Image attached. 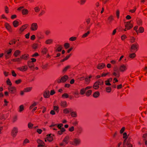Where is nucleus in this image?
<instances>
[{"mask_svg": "<svg viewBox=\"0 0 147 147\" xmlns=\"http://www.w3.org/2000/svg\"><path fill=\"white\" fill-rule=\"evenodd\" d=\"M81 143L80 139L79 138H74L72 141L69 142L70 144L74 146H78L80 145Z\"/></svg>", "mask_w": 147, "mask_h": 147, "instance_id": "nucleus-1", "label": "nucleus"}, {"mask_svg": "<svg viewBox=\"0 0 147 147\" xmlns=\"http://www.w3.org/2000/svg\"><path fill=\"white\" fill-rule=\"evenodd\" d=\"M91 19L90 18H88L86 19L84 24L86 26V30H89L92 24L90 23Z\"/></svg>", "mask_w": 147, "mask_h": 147, "instance_id": "nucleus-2", "label": "nucleus"}, {"mask_svg": "<svg viewBox=\"0 0 147 147\" xmlns=\"http://www.w3.org/2000/svg\"><path fill=\"white\" fill-rule=\"evenodd\" d=\"M69 78L68 76L65 75L62 77L60 78L57 79L56 80L57 82L58 83H64Z\"/></svg>", "mask_w": 147, "mask_h": 147, "instance_id": "nucleus-3", "label": "nucleus"}, {"mask_svg": "<svg viewBox=\"0 0 147 147\" xmlns=\"http://www.w3.org/2000/svg\"><path fill=\"white\" fill-rule=\"evenodd\" d=\"M18 132V129L17 127H14L11 130V135L13 138H15Z\"/></svg>", "mask_w": 147, "mask_h": 147, "instance_id": "nucleus-4", "label": "nucleus"}, {"mask_svg": "<svg viewBox=\"0 0 147 147\" xmlns=\"http://www.w3.org/2000/svg\"><path fill=\"white\" fill-rule=\"evenodd\" d=\"M127 69V66L125 64H123L121 65L119 68L120 71L123 72L126 71Z\"/></svg>", "mask_w": 147, "mask_h": 147, "instance_id": "nucleus-5", "label": "nucleus"}, {"mask_svg": "<svg viewBox=\"0 0 147 147\" xmlns=\"http://www.w3.org/2000/svg\"><path fill=\"white\" fill-rule=\"evenodd\" d=\"M8 89L9 92L11 94H13L15 93L16 92V88L14 86H9L8 88Z\"/></svg>", "mask_w": 147, "mask_h": 147, "instance_id": "nucleus-6", "label": "nucleus"}, {"mask_svg": "<svg viewBox=\"0 0 147 147\" xmlns=\"http://www.w3.org/2000/svg\"><path fill=\"white\" fill-rule=\"evenodd\" d=\"M38 28V25L37 23H32L30 29L32 31H36Z\"/></svg>", "mask_w": 147, "mask_h": 147, "instance_id": "nucleus-7", "label": "nucleus"}, {"mask_svg": "<svg viewBox=\"0 0 147 147\" xmlns=\"http://www.w3.org/2000/svg\"><path fill=\"white\" fill-rule=\"evenodd\" d=\"M28 68L27 66L25 65L18 67L17 68V69L21 71L24 72L26 71L28 69Z\"/></svg>", "mask_w": 147, "mask_h": 147, "instance_id": "nucleus-8", "label": "nucleus"}, {"mask_svg": "<svg viewBox=\"0 0 147 147\" xmlns=\"http://www.w3.org/2000/svg\"><path fill=\"white\" fill-rule=\"evenodd\" d=\"M83 129L80 126L78 127L76 130V135L79 136L83 132Z\"/></svg>", "mask_w": 147, "mask_h": 147, "instance_id": "nucleus-9", "label": "nucleus"}, {"mask_svg": "<svg viewBox=\"0 0 147 147\" xmlns=\"http://www.w3.org/2000/svg\"><path fill=\"white\" fill-rule=\"evenodd\" d=\"M37 142L38 144L37 146L38 147H43L45 145V143L40 139H38Z\"/></svg>", "mask_w": 147, "mask_h": 147, "instance_id": "nucleus-10", "label": "nucleus"}, {"mask_svg": "<svg viewBox=\"0 0 147 147\" xmlns=\"http://www.w3.org/2000/svg\"><path fill=\"white\" fill-rule=\"evenodd\" d=\"M125 26L127 28V30H129L133 27V25L130 23V22H128L125 23Z\"/></svg>", "mask_w": 147, "mask_h": 147, "instance_id": "nucleus-11", "label": "nucleus"}, {"mask_svg": "<svg viewBox=\"0 0 147 147\" xmlns=\"http://www.w3.org/2000/svg\"><path fill=\"white\" fill-rule=\"evenodd\" d=\"M28 26V24H25L22 26L20 29L19 33L21 34L26 28Z\"/></svg>", "mask_w": 147, "mask_h": 147, "instance_id": "nucleus-12", "label": "nucleus"}, {"mask_svg": "<svg viewBox=\"0 0 147 147\" xmlns=\"http://www.w3.org/2000/svg\"><path fill=\"white\" fill-rule=\"evenodd\" d=\"M123 145L124 146H125V147H126L127 146V147H132V144L130 143L128 140L127 141H126V140H124Z\"/></svg>", "mask_w": 147, "mask_h": 147, "instance_id": "nucleus-13", "label": "nucleus"}, {"mask_svg": "<svg viewBox=\"0 0 147 147\" xmlns=\"http://www.w3.org/2000/svg\"><path fill=\"white\" fill-rule=\"evenodd\" d=\"M91 88V86H87L85 88H83L81 89L80 90V94L81 95L84 94L86 90L90 89Z\"/></svg>", "mask_w": 147, "mask_h": 147, "instance_id": "nucleus-14", "label": "nucleus"}, {"mask_svg": "<svg viewBox=\"0 0 147 147\" xmlns=\"http://www.w3.org/2000/svg\"><path fill=\"white\" fill-rule=\"evenodd\" d=\"M53 136H54V135L52 134H50L48 135H47V140L49 142L52 141L53 140Z\"/></svg>", "mask_w": 147, "mask_h": 147, "instance_id": "nucleus-15", "label": "nucleus"}, {"mask_svg": "<svg viewBox=\"0 0 147 147\" xmlns=\"http://www.w3.org/2000/svg\"><path fill=\"white\" fill-rule=\"evenodd\" d=\"M105 67V65L103 63L98 64L97 66V68L99 69H101Z\"/></svg>", "mask_w": 147, "mask_h": 147, "instance_id": "nucleus-16", "label": "nucleus"}, {"mask_svg": "<svg viewBox=\"0 0 147 147\" xmlns=\"http://www.w3.org/2000/svg\"><path fill=\"white\" fill-rule=\"evenodd\" d=\"M53 40L51 39H47L45 42L46 45H51L53 43Z\"/></svg>", "mask_w": 147, "mask_h": 147, "instance_id": "nucleus-17", "label": "nucleus"}, {"mask_svg": "<svg viewBox=\"0 0 147 147\" xmlns=\"http://www.w3.org/2000/svg\"><path fill=\"white\" fill-rule=\"evenodd\" d=\"M138 47V45L137 43H134L132 45L131 47V49L132 50H135L137 49Z\"/></svg>", "mask_w": 147, "mask_h": 147, "instance_id": "nucleus-18", "label": "nucleus"}, {"mask_svg": "<svg viewBox=\"0 0 147 147\" xmlns=\"http://www.w3.org/2000/svg\"><path fill=\"white\" fill-rule=\"evenodd\" d=\"M21 57L22 60L24 59L25 60H26L29 58V55L28 54H25L24 55H22L21 56Z\"/></svg>", "mask_w": 147, "mask_h": 147, "instance_id": "nucleus-19", "label": "nucleus"}, {"mask_svg": "<svg viewBox=\"0 0 147 147\" xmlns=\"http://www.w3.org/2000/svg\"><path fill=\"white\" fill-rule=\"evenodd\" d=\"M5 26L6 29L10 32H12V30L10 26L7 23H6L5 24Z\"/></svg>", "mask_w": 147, "mask_h": 147, "instance_id": "nucleus-20", "label": "nucleus"}, {"mask_svg": "<svg viewBox=\"0 0 147 147\" xmlns=\"http://www.w3.org/2000/svg\"><path fill=\"white\" fill-rule=\"evenodd\" d=\"M49 91H45L43 94L44 97L45 98H49L50 96Z\"/></svg>", "mask_w": 147, "mask_h": 147, "instance_id": "nucleus-21", "label": "nucleus"}, {"mask_svg": "<svg viewBox=\"0 0 147 147\" xmlns=\"http://www.w3.org/2000/svg\"><path fill=\"white\" fill-rule=\"evenodd\" d=\"M69 140V137L68 136H66L63 139V141L64 142L66 145L67 144Z\"/></svg>", "mask_w": 147, "mask_h": 147, "instance_id": "nucleus-22", "label": "nucleus"}, {"mask_svg": "<svg viewBox=\"0 0 147 147\" xmlns=\"http://www.w3.org/2000/svg\"><path fill=\"white\" fill-rule=\"evenodd\" d=\"M48 51V50L46 47H44L42 49L41 53L42 54H45Z\"/></svg>", "mask_w": 147, "mask_h": 147, "instance_id": "nucleus-23", "label": "nucleus"}, {"mask_svg": "<svg viewBox=\"0 0 147 147\" xmlns=\"http://www.w3.org/2000/svg\"><path fill=\"white\" fill-rule=\"evenodd\" d=\"M21 51L19 50H16L14 52L13 55L15 57H16L20 54Z\"/></svg>", "mask_w": 147, "mask_h": 147, "instance_id": "nucleus-24", "label": "nucleus"}, {"mask_svg": "<svg viewBox=\"0 0 147 147\" xmlns=\"http://www.w3.org/2000/svg\"><path fill=\"white\" fill-rule=\"evenodd\" d=\"M61 106L65 107L67 106V102L65 101H61Z\"/></svg>", "mask_w": 147, "mask_h": 147, "instance_id": "nucleus-25", "label": "nucleus"}, {"mask_svg": "<svg viewBox=\"0 0 147 147\" xmlns=\"http://www.w3.org/2000/svg\"><path fill=\"white\" fill-rule=\"evenodd\" d=\"M28 65L30 68L34 67V64L30 61L28 62Z\"/></svg>", "mask_w": 147, "mask_h": 147, "instance_id": "nucleus-26", "label": "nucleus"}, {"mask_svg": "<svg viewBox=\"0 0 147 147\" xmlns=\"http://www.w3.org/2000/svg\"><path fill=\"white\" fill-rule=\"evenodd\" d=\"M98 83V82H96L94 84L93 88L95 89H97L99 88V85Z\"/></svg>", "mask_w": 147, "mask_h": 147, "instance_id": "nucleus-27", "label": "nucleus"}, {"mask_svg": "<svg viewBox=\"0 0 147 147\" xmlns=\"http://www.w3.org/2000/svg\"><path fill=\"white\" fill-rule=\"evenodd\" d=\"M99 95L100 93L98 91L95 92L93 94V97L95 98L98 97L99 96Z\"/></svg>", "mask_w": 147, "mask_h": 147, "instance_id": "nucleus-28", "label": "nucleus"}, {"mask_svg": "<svg viewBox=\"0 0 147 147\" xmlns=\"http://www.w3.org/2000/svg\"><path fill=\"white\" fill-rule=\"evenodd\" d=\"M13 24L15 27H16L18 26L19 22L15 20L13 22Z\"/></svg>", "mask_w": 147, "mask_h": 147, "instance_id": "nucleus-29", "label": "nucleus"}, {"mask_svg": "<svg viewBox=\"0 0 147 147\" xmlns=\"http://www.w3.org/2000/svg\"><path fill=\"white\" fill-rule=\"evenodd\" d=\"M32 89V87H27L25 88L24 90L25 92H28L31 91Z\"/></svg>", "mask_w": 147, "mask_h": 147, "instance_id": "nucleus-30", "label": "nucleus"}, {"mask_svg": "<svg viewBox=\"0 0 147 147\" xmlns=\"http://www.w3.org/2000/svg\"><path fill=\"white\" fill-rule=\"evenodd\" d=\"M70 66L68 65L65 67L63 69V73H65L67 70L70 68Z\"/></svg>", "mask_w": 147, "mask_h": 147, "instance_id": "nucleus-31", "label": "nucleus"}, {"mask_svg": "<svg viewBox=\"0 0 147 147\" xmlns=\"http://www.w3.org/2000/svg\"><path fill=\"white\" fill-rule=\"evenodd\" d=\"M90 33V32L89 31H88L87 32L84 34H83V35L82 36V38H85Z\"/></svg>", "mask_w": 147, "mask_h": 147, "instance_id": "nucleus-32", "label": "nucleus"}, {"mask_svg": "<svg viewBox=\"0 0 147 147\" xmlns=\"http://www.w3.org/2000/svg\"><path fill=\"white\" fill-rule=\"evenodd\" d=\"M62 46L59 45L58 46V47L57 48L56 50V51L57 52H60L62 49Z\"/></svg>", "mask_w": 147, "mask_h": 147, "instance_id": "nucleus-33", "label": "nucleus"}, {"mask_svg": "<svg viewBox=\"0 0 147 147\" xmlns=\"http://www.w3.org/2000/svg\"><path fill=\"white\" fill-rule=\"evenodd\" d=\"M92 78L91 76H90L88 77H87L85 79V81L87 83H89L90 82V79Z\"/></svg>", "mask_w": 147, "mask_h": 147, "instance_id": "nucleus-34", "label": "nucleus"}, {"mask_svg": "<svg viewBox=\"0 0 147 147\" xmlns=\"http://www.w3.org/2000/svg\"><path fill=\"white\" fill-rule=\"evenodd\" d=\"M22 12L23 15H26L28 13V11L26 9H24L22 10Z\"/></svg>", "mask_w": 147, "mask_h": 147, "instance_id": "nucleus-35", "label": "nucleus"}, {"mask_svg": "<svg viewBox=\"0 0 147 147\" xmlns=\"http://www.w3.org/2000/svg\"><path fill=\"white\" fill-rule=\"evenodd\" d=\"M136 56V54L134 53H133L129 54V57L131 59H133Z\"/></svg>", "mask_w": 147, "mask_h": 147, "instance_id": "nucleus-36", "label": "nucleus"}, {"mask_svg": "<svg viewBox=\"0 0 147 147\" xmlns=\"http://www.w3.org/2000/svg\"><path fill=\"white\" fill-rule=\"evenodd\" d=\"M37 105V103L34 102L29 107V109L30 110L32 109L34 107Z\"/></svg>", "mask_w": 147, "mask_h": 147, "instance_id": "nucleus-37", "label": "nucleus"}, {"mask_svg": "<svg viewBox=\"0 0 147 147\" xmlns=\"http://www.w3.org/2000/svg\"><path fill=\"white\" fill-rule=\"evenodd\" d=\"M106 91L107 92L110 93L111 91V88L110 87H107L106 88Z\"/></svg>", "mask_w": 147, "mask_h": 147, "instance_id": "nucleus-38", "label": "nucleus"}, {"mask_svg": "<svg viewBox=\"0 0 147 147\" xmlns=\"http://www.w3.org/2000/svg\"><path fill=\"white\" fill-rule=\"evenodd\" d=\"M92 92V91L91 90H88L86 92V95L87 96H88L91 94Z\"/></svg>", "mask_w": 147, "mask_h": 147, "instance_id": "nucleus-39", "label": "nucleus"}, {"mask_svg": "<svg viewBox=\"0 0 147 147\" xmlns=\"http://www.w3.org/2000/svg\"><path fill=\"white\" fill-rule=\"evenodd\" d=\"M24 110V106L23 105H21L20 106L19 112H21Z\"/></svg>", "mask_w": 147, "mask_h": 147, "instance_id": "nucleus-40", "label": "nucleus"}, {"mask_svg": "<svg viewBox=\"0 0 147 147\" xmlns=\"http://www.w3.org/2000/svg\"><path fill=\"white\" fill-rule=\"evenodd\" d=\"M71 116L72 117H76L77 116L76 113L75 112H71Z\"/></svg>", "mask_w": 147, "mask_h": 147, "instance_id": "nucleus-41", "label": "nucleus"}, {"mask_svg": "<svg viewBox=\"0 0 147 147\" xmlns=\"http://www.w3.org/2000/svg\"><path fill=\"white\" fill-rule=\"evenodd\" d=\"M113 76L117 78L119 77L120 76L119 73V72H114L113 73Z\"/></svg>", "mask_w": 147, "mask_h": 147, "instance_id": "nucleus-42", "label": "nucleus"}, {"mask_svg": "<svg viewBox=\"0 0 147 147\" xmlns=\"http://www.w3.org/2000/svg\"><path fill=\"white\" fill-rule=\"evenodd\" d=\"M69 44L67 42L65 43L64 45V47H65V49H67L69 47Z\"/></svg>", "mask_w": 147, "mask_h": 147, "instance_id": "nucleus-43", "label": "nucleus"}, {"mask_svg": "<svg viewBox=\"0 0 147 147\" xmlns=\"http://www.w3.org/2000/svg\"><path fill=\"white\" fill-rule=\"evenodd\" d=\"M77 39V37L75 36H72L69 38V40L70 41H73Z\"/></svg>", "mask_w": 147, "mask_h": 147, "instance_id": "nucleus-44", "label": "nucleus"}, {"mask_svg": "<svg viewBox=\"0 0 147 147\" xmlns=\"http://www.w3.org/2000/svg\"><path fill=\"white\" fill-rule=\"evenodd\" d=\"M137 24L139 25H141L142 24V20L140 19H138L137 20Z\"/></svg>", "mask_w": 147, "mask_h": 147, "instance_id": "nucleus-45", "label": "nucleus"}, {"mask_svg": "<svg viewBox=\"0 0 147 147\" xmlns=\"http://www.w3.org/2000/svg\"><path fill=\"white\" fill-rule=\"evenodd\" d=\"M48 67V64L47 63L45 65H42V69H46Z\"/></svg>", "mask_w": 147, "mask_h": 147, "instance_id": "nucleus-46", "label": "nucleus"}, {"mask_svg": "<svg viewBox=\"0 0 147 147\" xmlns=\"http://www.w3.org/2000/svg\"><path fill=\"white\" fill-rule=\"evenodd\" d=\"M62 98H67L69 97V95L67 93H64L62 96Z\"/></svg>", "mask_w": 147, "mask_h": 147, "instance_id": "nucleus-47", "label": "nucleus"}, {"mask_svg": "<svg viewBox=\"0 0 147 147\" xmlns=\"http://www.w3.org/2000/svg\"><path fill=\"white\" fill-rule=\"evenodd\" d=\"M6 83L7 85H9V86H11L12 85V83L9 79L8 78L7 79L6 81Z\"/></svg>", "mask_w": 147, "mask_h": 147, "instance_id": "nucleus-48", "label": "nucleus"}, {"mask_svg": "<svg viewBox=\"0 0 147 147\" xmlns=\"http://www.w3.org/2000/svg\"><path fill=\"white\" fill-rule=\"evenodd\" d=\"M108 20L110 22H111L113 20V16H110L108 18Z\"/></svg>", "mask_w": 147, "mask_h": 147, "instance_id": "nucleus-49", "label": "nucleus"}, {"mask_svg": "<svg viewBox=\"0 0 147 147\" xmlns=\"http://www.w3.org/2000/svg\"><path fill=\"white\" fill-rule=\"evenodd\" d=\"M63 112L65 114H68L69 113V110L68 109H66L63 110Z\"/></svg>", "mask_w": 147, "mask_h": 147, "instance_id": "nucleus-50", "label": "nucleus"}, {"mask_svg": "<svg viewBox=\"0 0 147 147\" xmlns=\"http://www.w3.org/2000/svg\"><path fill=\"white\" fill-rule=\"evenodd\" d=\"M98 82L99 85H102L103 84V82L101 80H99L98 81L96 82Z\"/></svg>", "mask_w": 147, "mask_h": 147, "instance_id": "nucleus-51", "label": "nucleus"}, {"mask_svg": "<svg viewBox=\"0 0 147 147\" xmlns=\"http://www.w3.org/2000/svg\"><path fill=\"white\" fill-rule=\"evenodd\" d=\"M123 138L124 139H125V140H126H126L127 138V133L126 132H124L123 134Z\"/></svg>", "mask_w": 147, "mask_h": 147, "instance_id": "nucleus-52", "label": "nucleus"}, {"mask_svg": "<svg viewBox=\"0 0 147 147\" xmlns=\"http://www.w3.org/2000/svg\"><path fill=\"white\" fill-rule=\"evenodd\" d=\"M139 32L142 33L144 31V28L142 27H140L139 29Z\"/></svg>", "mask_w": 147, "mask_h": 147, "instance_id": "nucleus-53", "label": "nucleus"}, {"mask_svg": "<svg viewBox=\"0 0 147 147\" xmlns=\"http://www.w3.org/2000/svg\"><path fill=\"white\" fill-rule=\"evenodd\" d=\"M33 125L30 123H29L28 124V127L29 129H32V128Z\"/></svg>", "mask_w": 147, "mask_h": 147, "instance_id": "nucleus-54", "label": "nucleus"}, {"mask_svg": "<svg viewBox=\"0 0 147 147\" xmlns=\"http://www.w3.org/2000/svg\"><path fill=\"white\" fill-rule=\"evenodd\" d=\"M29 142V140L27 139L26 138L24 141L23 142V145H24L27 143Z\"/></svg>", "mask_w": 147, "mask_h": 147, "instance_id": "nucleus-55", "label": "nucleus"}, {"mask_svg": "<svg viewBox=\"0 0 147 147\" xmlns=\"http://www.w3.org/2000/svg\"><path fill=\"white\" fill-rule=\"evenodd\" d=\"M5 13H7L9 12V9L8 7L6 6L5 7Z\"/></svg>", "mask_w": 147, "mask_h": 147, "instance_id": "nucleus-56", "label": "nucleus"}, {"mask_svg": "<svg viewBox=\"0 0 147 147\" xmlns=\"http://www.w3.org/2000/svg\"><path fill=\"white\" fill-rule=\"evenodd\" d=\"M22 59L21 57L20 58H17L16 62L19 63H20L22 61Z\"/></svg>", "mask_w": 147, "mask_h": 147, "instance_id": "nucleus-57", "label": "nucleus"}, {"mask_svg": "<svg viewBox=\"0 0 147 147\" xmlns=\"http://www.w3.org/2000/svg\"><path fill=\"white\" fill-rule=\"evenodd\" d=\"M74 126H71L70 127L69 129V130L70 132H72L74 130Z\"/></svg>", "mask_w": 147, "mask_h": 147, "instance_id": "nucleus-58", "label": "nucleus"}, {"mask_svg": "<svg viewBox=\"0 0 147 147\" xmlns=\"http://www.w3.org/2000/svg\"><path fill=\"white\" fill-rule=\"evenodd\" d=\"M21 82L22 80L21 79H19L17 80H16L15 81V82L16 84H19Z\"/></svg>", "mask_w": 147, "mask_h": 147, "instance_id": "nucleus-59", "label": "nucleus"}, {"mask_svg": "<svg viewBox=\"0 0 147 147\" xmlns=\"http://www.w3.org/2000/svg\"><path fill=\"white\" fill-rule=\"evenodd\" d=\"M127 38L126 36L125 35H123L121 36V38L122 40H124L125 38Z\"/></svg>", "mask_w": 147, "mask_h": 147, "instance_id": "nucleus-60", "label": "nucleus"}, {"mask_svg": "<svg viewBox=\"0 0 147 147\" xmlns=\"http://www.w3.org/2000/svg\"><path fill=\"white\" fill-rule=\"evenodd\" d=\"M11 74L13 76L16 77L17 76L14 70H12L11 71Z\"/></svg>", "mask_w": 147, "mask_h": 147, "instance_id": "nucleus-61", "label": "nucleus"}, {"mask_svg": "<svg viewBox=\"0 0 147 147\" xmlns=\"http://www.w3.org/2000/svg\"><path fill=\"white\" fill-rule=\"evenodd\" d=\"M78 122L76 121H74L72 123V124L75 126L78 125Z\"/></svg>", "mask_w": 147, "mask_h": 147, "instance_id": "nucleus-62", "label": "nucleus"}, {"mask_svg": "<svg viewBox=\"0 0 147 147\" xmlns=\"http://www.w3.org/2000/svg\"><path fill=\"white\" fill-rule=\"evenodd\" d=\"M66 145V144H65V143L63 141L61 143L59 144V145L61 146H65Z\"/></svg>", "mask_w": 147, "mask_h": 147, "instance_id": "nucleus-63", "label": "nucleus"}, {"mask_svg": "<svg viewBox=\"0 0 147 147\" xmlns=\"http://www.w3.org/2000/svg\"><path fill=\"white\" fill-rule=\"evenodd\" d=\"M63 125L62 123H60V124H59L58 125L57 124V127H58L59 129H61V127L63 126Z\"/></svg>", "mask_w": 147, "mask_h": 147, "instance_id": "nucleus-64", "label": "nucleus"}]
</instances>
